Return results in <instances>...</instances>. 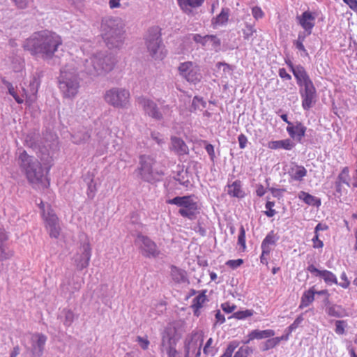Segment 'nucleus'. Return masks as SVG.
Returning <instances> with one entry per match:
<instances>
[{
    "label": "nucleus",
    "instance_id": "79ce46f5",
    "mask_svg": "<svg viewBox=\"0 0 357 357\" xmlns=\"http://www.w3.org/2000/svg\"><path fill=\"white\" fill-rule=\"evenodd\" d=\"M253 314L254 311L252 310H245L234 312L231 317L235 318L236 319H245L252 316Z\"/></svg>",
    "mask_w": 357,
    "mask_h": 357
},
{
    "label": "nucleus",
    "instance_id": "bf43d9fd",
    "mask_svg": "<svg viewBox=\"0 0 357 357\" xmlns=\"http://www.w3.org/2000/svg\"><path fill=\"white\" fill-rule=\"evenodd\" d=\"M293 44L298 50H299L300 52H301L303 53L302 54L303 56H308V52L306 50V49L303 45V43H301L300 41L294 40L293 42Z\"/></svg>",
    "mask_w": 357,
    "mask_h": 357
},
{
    "label": "nucleus",
    "instance_id": "774afa93",
    "mask_svg": "<svg viewBox=\"0 0 357 357\" xmlns=\"http://www.w3.org/2000/svg\"><path fill=\"white\" fill-rule=\"evenodd\" d=\"M240 149H245L248 143L247 137L244 134H241L238 137Z\"/></svg>",
    "mask_w": 357,
    "mask_h": 357
},
{
    "label": "nucleus",
    "instance_id": "49530a36",
    "mask_svg": "<svg viewBox=\"0 0 357 357\" xmlns=\"http://www.w3.org/2000/svg\"><path fill=\"white\" fill-rule=\"evenodd\" d=\"M339 183H342L349 186V169L347 167H344L341 173L338 175Z\"/></svg>",
    "mask_w": 357,
    "mask_h": 357
},
{
    "label": "nucleus",
    "instance_id": "9b49d317",
    "mask_svg": "<svg viewBox=\"0 0 357 357\" xmlns=\"http://www.w3.org/2000/svg\"><path fill=\"white\" fill-rule=\"evenodd\" d=\"M91 257V248L88 240L81 243L73 259L77 268L82 270L89 266Z\"/></svg>",
    "mask_w": 357,
    "mask_h": 357
},
{
    "label": "nucleus",
    "instance_id": "69168bd1",
    "mask_svg": "<svg viewBox=\"0 0 357 357\" xmlns=\"http://www.w3.org/2000/svg\"><path fill=\"white\" fill-rule=\"evenodd\" d=\"M312 31H305L303 30V31H300L298 34V38L296 40V41H300L301 43H303L306 38L310 36L312 33Z\"/></svg>",
    "mask_w": 357,
    "mask_h": 357
},
{
    "label": "nucleus",
    "instance_id": "a878e982",
    "mask_svg": "<svg viewBox=\"0 0 357 357\" xmlns=\"http://www.w3.org/2000/svg\"><path fill=\"white\" fill-rule=\"evenodd\" d=\"M275 335V331L271 329H266L264 331L253 330L248 334V340L245 341V344H248L250 341L255 339L261 340L265 338H269Z\"/></svg>",
    "mask_w": 357,
    "mask_h": 357
},
{
    "label": "nucleus",
    "instance_id": "39448f33",
    "mask_svg": "<svg viewBox=\"0 0 357 357\" xmlns=\"http://www.w3.org/2000/svg\"><path fill=\"white\" fill-rule=\"evenodd\" d=\"M156 162L150 155H143L139 157V166L136 169L138 177L142 181L153 183L160 180L163 173L155 168Z\"/></svg>",
    "mask_w": 357,
    "mask_h": 357
},
{
    "label": "nucleus",
    "instance_id": "bb28decb",
    "mask_svg": "<svg viewBox=\"0 0 357 357\" xmlns=\"http://www.w3.org/2000/svg\"><path fill=\"white\" fill-rule=\"evenodd\" d=\"M227 194L232 197L243 198L245 192L242 189V183L239 180H236L231 184H227Z\"/></svg>",
    "mask_w": 357,
    "mask_h": 357
},
{
    "label": "nucleus",
    "instance_id": "13d9d810",
    "mask_svg": "<svg viewBox=\"0 0 357 357\" xmlns=\"http://www.w3.org/2000/svg\"><path fill=\"white\" fill-rule=\"evenodd\" d=\"M175 179L178 182L179 184L186 188H188L190 184L188 178H185L184 175L182 174H178Z\"/></svg>",
    "mask_w": 357,
    "mask_h": 357
},
{
    "label": "nucleus",
    "instance_id": "c03bdc74",
    "mask_svg": "<svg viewBox=\"0 0 357 357\" xmlns=\"http://www.w3.org/2000/svg\"><path fill=\"white\" fill-rule=\"evenodd\" d=\"M335 332L338 335H343L345 333V328L347 326V323L344 320H337L335 322Z\"/></svg>",
    "mask_w": 357,
    "mask_h": 357
},
{
    "label": "nucleus",
    "instance_id": "de8ad7c7",
    "mask_svg": "<svg viewBox=\"0 0 357 357\" xmlns=\"http://www.w3.org/2000/svg\"><path fill=\"white\" fill-rule=\"evenodd\" d=\"M267 199H269L268 197H267ZM274 206L275 203L273 202H271L269 200L266 202L265 204V208H266V211H264V213L267 217L271 218L276 214V211L273 208Z\"/></svg>",
    "mask_w": 357,
    "mask_h": 357
},
{
    "label": "nucleus",
    "instance_id": "1a4fd4ad",
    "mask_svg": "<svg viewBox=\"0 0 357 357\" xmlns=\"http://www.w3.org/2000/svg\"><path fill=\"white\" fill-rule=\"evenodd\" d=\"M203 338L197 332L188 335L184 340V357H199Z\"/></svg>",
    "mask_w": 357,
    "mask_h": 357
},
{
    "label": "nucleus",
    "instance_id": "a211bd4d",
    "mask_svg": "<svg viewBox=\"0 0 357 357\" xmlns=\"http://www.w3.org/2000/svg\"><path fill=\"white\" fill-rule=\"evenodd\" d=\"M47 339V336L42 333L31 335V352L35 357H40L43 355Z\"/></svg>",
    "mask_w": 357,
    "mask_h": 357
},
{
    "label": "nucleus",
    "instance_id": "dca6fc26",
    "mask_svg": "<svg viewBox=\"0 0 357 357\" xmlns=\"http://www.w3.org/2000/svg\"><path fill=\"white\" fill-rule=\"evenodd\" d=\"M137 101L144 112L149 116L157 120H160L162 118V115L159 111L156 103L152 100L141 96L137 98Z\"/></svg>",
    "mask_w": 357,
    "mask_h": 357
},
{
    "label": "nucleus",
    "instance_id": "680f3d73",
    "mask_svg": "<svg viewBox=\"0 0 357 357\" xmlns=\"http://www.w3.org/2000/svg\"><path fill=\"white\" fill-rule=\"evenodd\" d=\"M340 279H341V280H342V282H341L339 284V285L340 287H342V288H344V289L348 288L349 284H350V282L348 280L347 274L345 273V272L342 273V274L340 275Z\"/></svg>",
    "mask_w": 357,
    "mask_h": 357
},
{
    "label": "nucleus",
    "instance_id": "473e14b6",
    "mask_svg": "<svg viewBox=\"0 0 357 357\" xmlns=\"http://www.w3.org/2000/svg\"><path fill=\"white\" fill-rule=\"evenodd\" d=\"M298 197L309 206L319 207L321 205L320 199L312 196L305 191H301L298 195Z\"/></svg>",
    "mask_w": 357,
    "mask_h": 357
},
{
    "label": "nucleus",
    "instance_id": "f257e3e1",
    "mask_svg": "<svg viewBox=\"0 0 357 357\" xmlns=\"http://www.w3.org/2000/svg\"><path fill=\"white\" fill-rule=\"evenodd\" d=\"M116 59L111 54L98 53L85 59L81 66L77 67L74 61L68 63L61 70L59 87L63 98L73 99L80 87L79 72L97 77L110 72L114 67Z\"/></svg>",
    "mask_w": 357,
    "mask_h": 357
},
{
    "label": "nucleus",
    "instance_id": "4468645a",
    "mask_svg": "<svg viewBox=\"0 0 357 357\" xmlns=\"http://www.w3.org/2000/svg\"><path fill=\"white\" fill-rule=\"evenodd\" d=\"M40 84V80L39 77L33 75L30 80L29 89H26L25 88H22V96L25 97L26 104L28 106H31L36 102Z\"/></svg>",
    "mask_w": 357,
    "mask_h": 357
},
{
    "label": "nucleus",
    "instance_id": "a18cd8bd",
    "mask_svg": "<svg viewBox=\"0 0 357 357\" xmlns=\"http://www.w3.org/2000/svg\"><path fill=\"white\" fill-rule=\"evenodd\" d=\"M252 353V349L246 346L241 347L235 353L234 357H248L250 354Z\"/></svg>",
    "mask_w": 357,
    "mask_h": 357
},
{
    "label": "nucleus",
    "instance_id": "37998d69",
    "mask_svg": "<svg viewBox=\"0 0 357 357\" xmlns=\"http://www.w3.org/2000/svg\"><path fill=\"white\" fill-rule=\"evenodd\" d=\"M229 13L227 9H222L221 13L215 19V24L222 25L228 20Z\"/></svg>",
    "mask_w": 357,
    "mask_h": 357
},
{
    "label": "nucleus",
    "instance_id": "b1692460",
    "mask_svg": "<svg viewBox=\"0 0 357 357\" xmlns=\"http://www.w3.org/2000/svg\"><path fill=\"white\" fill-rule=\"evenodd\" d=\"M326 312L330 317L342 318L349 316L347 310L342 305L328 303L326 305Z\"/></svg>",
    "mask_w": 357,
    "mask_h": 357
},
{
    "label": "nucleus",
    "instance_id": "7ed1b4c3",
    "mask_svg": "<svg viewBox=\"0 0 357 357\" xmlns=\"http://www.w3.org/2000/svg\"><path fill=\"white\" fill-rule=\"evenodd\" d=\"M63 40L59 35L48 30L38 31L26 39L23 44L25 50L43 59H51Z\"/></svg>",
    "mask_w": 357,
    "mask_h": 357
},
{
    "label": "nucleus",
    "instance_id": "f8f14e48",
    "mask_svg": "<svg viewBox=\"0 0 357 357\" xmlns=\"http://www.w3.org/2000/svg\"><path fill=\"white\" fill-rule=\"evenodd\" d=\"M135 243H140L142 255L147 257H156L160 252L156 244L149 237L139 234Z\"/></svg>",
    "mask_w": 357,
    "mask_h": 357
},
{
    "label": "nucleus",
    "instance_id": "c85d7f7f",
    "mask_svg": "<svg viewBox=\"0 0 357 357\" xmlns=\"http://www.w3.org/2000/svg\"><path fill=\"white\" fill-rule=\"evenodd\" d=\"M166 202L169 204L176 205L181 208H187L197 204V202L193 201L190 196H178L173 199L167 200Z\"/></svg>",
    "mask_w": 357,
    "mask_h": 357
},
{
    "label": "nucleus",
    "instance_id": "0e129e2a",
    "mask_svg": "<svg viewBox=\"0 0 357 357\" xmlns=\"http://www.w3.org/2000/svg\"><path fill=\"white\" fill-rule=\"evenodd\" d=\"M252 14L253 15V17L256 19V20H258V19H260V18H262L263 16H264V13L263 11L261 10V9L258 7V6H255V7H253L252 9Z\"/></svg>",
    "mask_w": 357,
    "mask_h": 357
},
{
    "label": "nucleus",
    "instance_id": "4c0bfd02",
    "mask_svg": "<svg viewBox=\"0 0 357 357\" xmlns=\"http://www.w3.org/2000/svg\"><path fill=\"white\" fill-rule=\"evenodd\" d=\"M72 137L74 143L80 144L87 141L90 137V135L87 131L83 130L75 132Z\"/></svg>",
    "mask_w": 357,
    "mask_h": 357
},
{
    "label": "nucleus",
    "instance_id": "0eeeda50",
    "mask_svg": "<svg viewBox=\"0 0 357 357\" xmlns=\"http://www.w3.org/2000/svg\"><path fill=\"white\" fill-rule=\"evenodd\" d=\"M146 44L153 58L162 60L165 56L166 52L161 41L160 31L158 26H153L149 29Z\"/></svg>",
    "mask_w": 357,
    "mask_h": 357
},
{
    "label": "nucleus",
    "instance_id": "09e8293b",
    "mask_svg": "<svg viewBox=\"0 0 357 357\" xmlns=\"http://www.w3.org/2000/svg\"><path fill=\"white\" fill-rule=\"evenodd\" d=\"M277 345H278V340L273 338H270L267 340L263 344L262 351H268L272 348L275 347Z\"/></svg>",
    "mask_w": 357,
    "mask_h": 357
},
{
    "label": "nucleus",
    "instance_id": "5701e85b",
    "mask_svg": "<svg viewBox=\"0 0 357 357\" xmlns=\"http://www.w3.org/2000/svg\"><path fill=\"white\" fill-rule=\"evenodd\" d=\"M306 130V127L301 122H296V125L292 124L287 127V131L289 136L293 139H297L298 142H301L305 136Z\"/></svg>",
    "mask_w": 357,
    "mask_h": 357
},
{
    "label": "nucleus",
    "instance_id": "5fc2aeb1",
    "mask_svg": "<svg viewBox=\"0 0 357 357\" xmlns=\"http://www.w3.org/2000/svg\"><path fill=\"white\" fill-rule=\"evenodd\" d=\"M243 259H238L228 260L225 264L227 266H229L233 269H235V268H237L238 267H239L241 264H243Z\"/></svg>",
    "mask_w": 357,
    "mask_h": 357
},
{
    "label": "nucleus",
    "instance_id": "72a5a7b5",
    "mask_svg": "<svg viewBox=\"0 0 357 357\" xmlns=\"http://www.w3.org/2000/svg\"><path fill=\"white\" fill-rule=\"evenodd\" d=\"M204 0H178L181 8L185 13H190V8H197L202 6Z\"/></svg>",
    "mask_w": 357,
    "mask_h": 357
},
{
    "label": "nucleus",
    "instance_id": "393cba45",
    "mask_svg": "<svg viewBox=\"0 0 357 357\" xmlns=\"http://www.w3.org/2000/svg\"><path fill=\"white\" fill-rule=\"evenodd\" d=\"M279 239V236L274 234L273 231H270L262 241L261 244V250H265L264 253L270 254L272 247L274 246Z\"/></svg>",
    "mask_w": 357,
    "mask_h": 357
},
{
    "label": "nucleus",
    "instance_id": "052dcab7",
    "mask_svg": "<svg viewBox=\"0 0 357 357\" xmlns=\"http://www.w3.org/2000/svg\"><path fill=\"white\" fill-rule=\"evenodd\" d=\"M137 342L139 343L141 348L143 349L144 350L147 349L150 344L149 340L146 337L144 338L140 336H138L137 337Z\"/></svg>",
    "mask_w": 357,
    "mask_h": 357
},
{
    "label": "nucleus",
    "instance_id": "6e6d98bb",
    "mask_svg": "<svg viewBox=\"0 0 357 357\" xmlns=\"http://www.w3.org/2000/svg\"><path fill=\"white\" fill-rule=\"evenodd\" d=\"M96 191V183L92 181L88 185L87 196L89 199H93Z\"/></svg>",
    "mask_w": 357,
    "mask_h": 357
},
{
    "label": "nucleus",
    "instance_id": "3c124183",
    "mask_svg": "<svg viewBox=\"0 0 357 357\" xmlns=\"http://www.w3.org/2000/svg\"><path fill=\"white\" fill-rule=\"evenodd\" d=\"M238 347V343L236 342H231L227 346L224 354L220 357H231L233 352L235 349Z\"/></svg>",
    "mask_w": 357,
    "mask_h": 357
},
{
    "label": "nucleus",
    "instance_id": "c9c22d12",
    "mask_svg": "<svg viewBox=\"0 0 357 357\" xmlns=\"http://www.w3.org/2000/svg\"><path fill=\"white\" fill-rule=\"evenodd\" d=\"M171 276L172 280L177 283L185 282L188 280L186 272L174 266L171 267Z\"/></svg>",
    "mask_w": 357,
    "mask_h": 357
},
{
    "label": "nucleus",
    "instance_id": "4d7b16f0",
    "mask_svg": "<svg viewBox=\"0 0 357 357\" xmlns=\"http://www.w3.org/2000/svg\"><path fill=\"white\" fill-rule=\"evenodd\" d=\"M213 342V340L211 337H210L206 342L203 352L205 355H213V351L211 349V345Z\"/></svg>",
    "mask_w": 357,
    "mask_h": 357
},
{
    "label": "nucleus",
    "instance_id": "58836bf2",
    "mask_svg": "<svg viewBox=\"0 0 357 357\" xmlns=\"http://www.w3.org/2000/svg\"><path fill=\"white\" fill-rule=\"evenodd\" d=\"M205 293H206V291H204L201 294H199L198 296H197L195 298H193L192 307H195L196 310H199L201 307H202L203 304L207 300Z\"/></svg>",
    "mask_w": 357,
    "mask_h": 357
},
{
    "label": "nucleus",
    "instance_id": "9d476101",
    "mask_svg": "<svg viewBox=\"0 0 357 357\" xmlns=\"http://www.w3.org/2000/svg\"><path fill=\"white\" fill-rule=\"evenodd\" d=\"M40 208L43 211V218L45 221V227L48 231L50 236L52 238H58L60 234V226L59 219L53 210L48 208L45 209V204L41 202Z\"/></svg>",
    "mask_w": 357,
    "mask_h": 357
},
{
    "label": "nucleus",
    "instance_id": "ea45409f",
    "mask_svg": "<svg viewBox=\"0 0 357 357\" xmlns=\"http://www.w3.org/2000/svg\"><path fill=\"white\" fill-rule=\"evenodd\" d=\"M206 106V102L203 100V98H199L198 96H195L192 102L191 111L202 109L205 108Z\"/></svg>",
    "mask_w": 357,
    "mask_h": 357
},
{
    "label": "nucleus",
    "instance_id": "412c9836",
    "mask_svg": "<svg viewBox=\"0 0 357 357\" xmlns=\"http://www.w3.org/2000/svg\"><path fill=\"white\" fill-rule=\"evenodd\" d=\"M162 351H165L167 357H181L176 349L175 340L169 335L163 336L161 342Z\"/></svg>",
    "mask_w": 357,
    "mask_h": 357
},
{
    "label": "nucleus",
    "instance_id": "20e7f679",
    "mask_svg": "<svg viewBox=\"0 0 357 357\" xmlns=\"http://www.w3.org/2000/svg\"><path fill=\"white\" fill-rule=\"evenodd\" d=\"M102 38L109 49L120 48L124 40V31L121 21L107 18L102 24Z\"/></svg>",
    "mask_w": 357,
    "mask_h": 357
},
{
    "label": "nucleus",
    "instance_id": "423d86ee",
    "mask_svg": "<svg viewBox=\"0 0 357 357\" xmlns=\"http://www.w3.org/2000/svg\"><path fill=\"white\" fill-rule=\"evenodd\" d=\"M104 100L115 108L127 109L130 105V93L125 88L113 87L105 91Z\"/></svg>",
    "mask_w": 357,
    "mask_h": 357
},
{
    "label": "nucleus",
    "instance_id": "f3484780",
    "mask_svg": "<svg viewBox=\"0 0 357 357\" xmlns=\"http://www.w3.org/2000/svg\"><path fill=\"white\" fill-rule=\"evenodd\" d=\"M316 17L317 14L314 12L306 10L301 15H297L296 19L298 24L303 29V30L312 31V29L315 26Z\"/></svg>",
    "mask_w": 357,
    "mask_h": 357
},
{
    "label": "nucleus",
    "instance_id": "7c9ffc66",
    "mask_svg": "<svg viewBox=\"0 0 357 357\" xmlns=\"http://www.w3.org/2000/svg\"><path fill=\"white\" fill-rule=\"evenodd\" d=\"M268 148L271 149H282L284 150H291L294 147V143L289 139L283 140L271 141L268 143Z\"/></svg>",
    "mask_w": 357,
    "mask_h": 357
},
{
    "label": "nucleus",
    "instance_id": "e2e57ef3",
    "mask_svg": "<svg viewBox=\"0 0 357 357\" xmlns=\"http://www.w3.org/2000/svg\"><path fill=\"white\" fill-rule=\"evenodd\" d=\"M313 243L314 248H322L324 246V243L319 238V234H314V236L312 239Z\"/></svg>",
    "mask_w": 357,
    "mask_h": 357
},
{
    "label": "nucleus",
    "instance_id": "e433bc0d",
    "mask_svg": "<svg viewBox=\"0 0 357 357\" xmlns=\"http://www.w3.org/2000/svg\"><path fill=\"white\" fill-rule=\"evenodd\" d=\"M197 211V204H196L187 208H181L178 211V213L183 218L192 220L195 218Z\"/></svg>",
    "mask_w": 357,
    "mask_h": 357
},
{
    "label": "nucleus",
    "instance_id": "8fccbe9b",
    "mask_svg": "<svg viewBox=\"0 0 357 357\" xmlns=\"http://www.w3.org/2000/svg\"><path fill=\"white\" fill-rule=\"evenodd\" d=\"M238 244L242 247L243 250L245 249V231L243 225L240 227L239 234L238 236Z\"/></svg>",
    "mask_w": 357,
    "mask_h": 357
},
{
    "label": "nucleus",
    "instance_id": "603ef678",
    "mask_svg": "<svg viewBox=\"0 0 357 357\" xmlns=\"http://www.w3.org/2000/svg\"><path fill=\"white\" fill-rule=\"evenodd\" d=\"M242 31L244 39L248 40L256 31L251 24H246L245 29Z\"/></svg>",
    "mask_w": 357,
    "mask_h": 357
},
{
    "label": "nucleus",
    "instance_id": "2f4dec72",
    "mask_svg": "<svg viewBox=\"0 0 357 357\" xmlns=\"http://www.w3.org/2000/svg\"><path fill=\"white\" fill-rule=\"evenodd\" d=\"M289 174L292 180L301 181L306 176L307 170L302 165H295L290 169Z\"/></svg>",
    "mask_w": 357,
    "mask_h": 357
},
{
    "label": "nucleus",
    "instance_id": "cd10ccee",
    "mask_svg": "<svg viewBox=\"0 0 357 357\" xmlns=\"http://www.w3.org/2000/svg\"><path fill=\"white\" fill-rule=\"evenodd\" d=\"M172 150L178 155L187 154L188 148L185 142L177 137H172L171 138Z\"/></svg>",
    "mask_w": 357,
    "mask_h": 357
},
{
    "label": "nucleus",
    "instance_id": "338daca9",
    "mask_svg": "<svg viewBox=\"0 0 357 357\" xmlns=\"http://www.w3.org/2000/svg\"><path fill=\"white\" fill-rule=\"evenodd\" d=\"M221 307L224 312L231 313L236 308V306L235 305H231L229 303H224L221 305Z\"/></svg>",
    "mask_w": 357,
    "mask_h": 357
},
{
    "label": "nucleus",
    "instance_id": "2eb2a0df",
    "mask_svg": "<svg viewBox=\"0 0 357 357\" xmlns=\"http://www.w3.org/2000/svg\"><path fill=\"white\" fill-rule=\"evenodd\" d=\"M81 286V282L75 280L74 276L66 277L60 285L61 295L70 298L75 292L79 291Z\"/></svg>",
    "mask_w": 357,
    "mask_h": 357
},
{
    "label": "nucleus",
    "instance_id": "f03ea898",
    "mask_svg": "<svg viewBox=\"0 0 357 357\" xmlns=\"http://www.w3.org/2000/svg\"><path fill=\"white\" fill-rule=\"evenodd\" d=\"M44 149L45 148L40 149L41 155L39 156L43 165L38 159L29 155L24 150H20L17 158L19 167L25 174L29 183L33 185L43 183V181L45 179L44 171L45 170L46 173H48L52 166V156L49 152L45 153Z\"/></svg>",
    "mask_w": 357,
    "mask_h": 357
},
{
    "label": "nucleus",
    "instance_id": "ddd939ff",
    "mask_svg": "<svg viewBox=\"0 0 357 357\" xmlns=\"http://www.w3.org/2000/svg\"><path fill=\"white\" fill-rule=\"evenodd\" d=\"M299 93L302 99L303 109L309 110L316 102L317 91L314 84L300 88Z\"/></svg>",
    "mask_w": 357,
    "mask_h": 357
},
{
    "label": "nucleus",
    "instance_id": "f704fd0d",
    "mask_svg": "<svg viewBox=\"0 0 357 357\" xmlns=\"http://www.w3.org/2000/svg\"><path fill=\"white\" fill-rule=\"evenodd\" d=\"M314 295L315 291L314 290V287H312L307 291H305L301 296L299 308L302 309L308 307L314 301Z\"/></svg>",
    "mask_w": 357,
    "mask_h": 357
},
{
    "label": "nucleus",
    "instance_id": "6ab92c4d",
    "mask_svg": "<svg viewBox=\"0 0 357 357\" xmlns=\"http://www.w3.org/2000/svg\"><path fill=\"white\" fill-rule=\"evenodd\" d=\"M307 270L314 276L322 278L325 283L328 285L337 284V279L335 275L330 271L319 270L313 264H310L307 266Z\"/></svg>",
    "mask_w": 357,
    "mask_h": 357
},
{
    "label": "nucleus",
    "instance_id": "864d4df0",
    "mask_svg": "<svg viewBox=\"0 0 357 357\" xmlns=\"http://www.w3.org/2000/svg\"><path fill=\"white\" fill-rule=\"evenodd\" d=\"M208 35L202 36L197 33L192 35L193 40L197 43L202 44L203 46H205L206 45V43L208 42Z\"/></svg>",
    "mask_w": 357,
    "mask_h": 357
},
{
    "label": "nucleus",
    "instance_id": "aec40b11",
    "mask_svg": "<svg viewBox=\"0 0 357 357\" xmlns=\"http://www.w3.org/2000/svg\"><path fill=\"white\" fill-rule=\"evenodd\" d=\"M8 235L3 228H0V261L11 258L13 252L10 249L8 244Z\"/></svg>",
    "mask_w": 357,
    "mask_h": 357
},
{
    "label": "nucleus",
    "instance_id": "6e6552de",
    "mask_svg": "<svg viewBox=\"0 0 357 357\" xmlns=\"http://www.w3.org/2000/svg\"><path fill=\"white\" fill-rule=\"evenodd\" d=\"M179 75L188 83L197 84L202 80V75L199 66L192 61H185L178 67Z\"/></svg>",
    "mask_w": 357,
    "mask_h": 357
},
{
    "label": "nucleus",
    "instance_id": "4be33fe9",
    "mask_svg": "<svg viewBox=\"0 0 357 357\" xmlns=\"http://www.w3.org/2000/svg\"><path fill=\"white\" fill-rule=\"evenodd\" d=\"M293 75L295 77L297 84L300 88L313 83L304 67L301 65H296V68L294 69Z\"/></svg>",
    "mask_w": 357,
    "mask_h": 357
},
{
    "label": "nucleus",
    "instance_id": "c756f323",
    "mask_svg": "<svg viewBox=\"0 0 357 357\" xmlns=\"http://www.w3.org/2000/svg\"><path fill=\"white\" fill-rule=\"evenodd\" d=\"M166 202L169 204L176 205L181 208H187L197 204V202L193 201L190 196H178L173 199L167 200Z\"/></svg>",
    "mask_w": 357,
    "mask_h": 357
},
{
    "label": "nucleus",
    "instance_id": "a19ab883",
    "mask_svg": "<svg viewBox=\"0 0 357 357\" xmlns=\"http://www.w3.org/2000/svg\"><path fill=\"white\" fill-rule=\"evenodd\" d=\"M62 314L64 316L63 324L66 326H69L74 321V313L72 310L64 309L62 311Z\"/></svg>",
    "mask_w": 357,
    "mask_h": 357
}]
</instances>
